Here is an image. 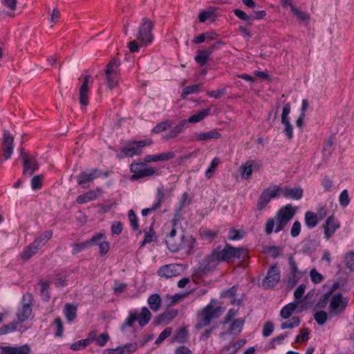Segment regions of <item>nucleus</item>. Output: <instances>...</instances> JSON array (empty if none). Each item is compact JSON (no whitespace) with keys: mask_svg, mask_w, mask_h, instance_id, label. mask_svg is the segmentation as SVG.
I'll return each mask as SVG.
<instances>
[{"mask_svg":"<svg viewBox=\"0 0 354 354\" xmlns=\"http://www.w3.org/2000/svg\"><path fill=\"white\" fill-rule=\"evenodd\" d=\"M297 212V207L288 204L281 207L274 218L267 220L265 224V233L270 235L273 232L278 233L282 231Z\"/></svg>","mask_w":354,"mask_h":354,"instance_id":"1","label":"nucleus"},{"mask_svg":"<svg viewBox=\"0 0 354 354\" xmlns=\"http://www.w3.org/2000/svg\"><path fill=\"white\" fill-rule=\"evenodd\" d=\"M153 26L150 20L147 18L142 19L138 31L134 33L136 39L130 41L128 44L130 52L137 53L141 47L147 46L152 42L153 39L151 33Z\"/></svg>","mask_w":354,"mask_h":354,"instance_id":"2","label":"nucleus"},{"mask_svg":"<svg viewBox=\"0 0 354 354\" xmlns=\"http://www.w3.org/2000/svg\"><path fill=\"white\" fill-rule=\"evenodd\" d=\"M212 301L213 300L197 313L196 323L194 326L196 329L200 330L207 326L213 319L218 317V313L221 308L219 307H214Z\"/></svg>","mask_w":354,"mask_h":354,"instance_id":"3","label":"nucleus"},{"mask_svg":"<svg viewBox=\"0 0 354 354\" xmlns=\"http://www.w3.org/2000/svg\"><path fill=\"white\" fill-rule=\"evenodd\" d=\"M220 258L223 261L231 262L236 259L245 261L249 258L248 250L242 248H234L226 244L224 248L219 250Z\"/></svg>","mask_w":354,"mask_h":354,"instance_id":"4","label":"nucleus"},{"mask_svg":"<svg viewBox=\"0 0 354 354\" xmlns=\"http://www.w3.org/2000/svg\"><path fill=\"white\" fill-rule=\"evenodd\" d=\"M153 144L151 138L143 140H130L127 142V146L122 148L121 153L125 157L132 158L135 156H141L142 154V148L149 147Z\"/></svg>","mask_w":354,"mask_h":354,"instance_id":"5","label":"nucleus"},{"mask_svg":"<svg viewBox=\"0 0 354 354\" xmlns=\"http://www.w3.org/2000/svg\"><path fill=\"white\" fill-rule=\"evenodd\" d=\"M120 62L116 59L111 60L105 71L107 86L110 89L116 87L120 79Z\"/></svg>","mask_w":354,"mask_h":354,"instance_id":"6","label":"nucleus"},{"mask_svg":"<svg viewBox=\"0 0 354 354\" xmlns=\"http://www.w3.org/2000/svg\"><path fill=\"white\" fill-rule=\"evenodd\" d=\"M130 171L133 174L131 176V180H136L144 177L153 176L156 170L153 167L148 166L146 163L133 161L130 165Z\"/></svg>","mask_w":354,"mask_h":354,"instance_id":"7","label":"nucleus"},{"mask_svg":"<svg viewBox=\"0 0 354 354\" xmlns=\"http://www.w3.org/2000/svg\"><path fill=\"white\" fill-rule=\"evenodd\" d=\"M281 187L274 185L272 187L265 189L260 195L257 204V208L259 210L263 209L270 203L272 198L280 196Z\"/></svg>","mask_w":354,"mask_h":354,"instance_id":"8","label":"nucleus"},{"mask_svg":"<svg viewBox=\"0 0 354 354\" xmlns=\"http://www.w3.org/2000/svg\"><path fill=\"white\" fill-rule=\"evenodd\" d=\"M102 176L108 177V172H102L97 169H91L82 171L77 176V183L80 185H82L87 183H91L95 178H100Z\"/></svg>","mask_w":354,"mask_h":354,"instance_id":"9","label":"nucleus"},{"mask_svg":"<svg viewBox=\"0 0 354 354\" xmlns=\"http://www.w3.org/2000/svg\"><path fill=\"white\" fill-rule=\"evenodd\" d=\"M347 304V299L344 298L342 294H335L332 296L330 301L329 310L330 315L341 314L345 310Z\"/></svg>","mask_w":354,"mask_h":354,"instance_id":"10","label":"nucleus"},{"mask_svg":"<svg viewBox=\"0 0 354 354\" xmlns=\"http://www.w3.org/2000/svg\"><path fill=\"white\" fill-rule=\"evenodd\" d=\"M280 270L277 266H271L263 279L262 286L266 289L275 286L280 280Z\"/></svg>","mask_w":354,"mask_h":354,"instance_id":"11","label":"nucleus"},{"mask_svg":"<svg viewBox=\"0 0 354 354\" xmlns=\"http://www.w3.org/2000/svg\"><path fill=\"white\" fill-rule=\"evenodd\" d=\"M93 83V77L90 75H85L79 88V100L82 105L87 106L89 103L88 93Z\"/></svg>","mask_w":354,"mask_h":354,"instance_id":"12","label":"nucleus"},{"mask_svg":"<svg viewBox=\"0 0 354 354\" xmlns=\"http://www.w3.org/2000/svg\"><path fill=\"white\" fill-rule=\"evenodd\" d=\"M183 270L181 264L171 263L161 266L158 270V275L167 279L178 276Z\"/></svg>","mask_w":354,"mask_h":354,"instance_id":"13","label":"nucleus"},{"mask_svg":"<svg viewBox=\"0 0 354 354\" xmlns=\"http://www.w3.org/2000/svg\"><path fill=\"white\" fill-rule=\"evenodd\" d=\"M13 137L8 131L5 130L3 131L2 156L0 157V164L11 157L13 152Z\"/></svg>","mask_w":354,"mask_h":354,"instance_id":"14","label":"nucleus"},{"mask_svg":"<svg viewBox=\"0 0 354 354\" xmlns=\"http://www.w3.org/2000/svg\"><path fill=\"white\" fill-rule=\"evenodd\" d=\"M262 167V163L259 160H248L240 167V172L243 179H249L253 171H257Z\"/></svg>","mask_w":354,"mask_h":354,"instance_id":"15","label":"nucleus"},{"mask_svg":"<svg viewBox=\"0 0 354 354\" xmlns=\"http://www.w3.org/2000/svg\"><path fill=\"white\" fill-rule=\"evenodd\" d=\"M288 264L290 276L288 281V285L292 288L298 283L299 280L306 274V272H301L299 270L293 256H290L288 258Z\"/></svg>","mask_w":354,"mask_h":354,"instance_id":"16","label":"nucleus"},{"mask_svg":"<svg viewBox=\"0 0 354 354\" xmlns=\"http://www.w3.org/2000/svg\"><path fill=\"white\" fill-rule=\"evenodd\" d=\"M322 227L324 229V238L328 240L340 227V223L333 215H331L326 219L322 225Z\"/></svg>","mask_w":354,"mask_h":354,"instance_id":"17","label":"nucleus"},{"mask_svg":"<svg viewBox=\"0 0 354 354\" xmlns=\"http://www.w3.org/2000/svg\"><path fill=\"white\" fill-rule=\"evenodd\" d=\"M20 156L24 162V174L31 176L38 169L37 162L34 157L26 154L23 149H20Z\"/></svg>","mask_w":354,"mask_h":354,"instance_id":"18","label":"nucleus"},{"mask_svg":"<svg viewBox=\"0 0 354 354\" xmlns=\"http://www.w3.org/2000/svg\"><path fill=\"white\" fill-rule=\"evenodd\" d=\"M223 44V43L222 41H218L212 44L207 49L197 50L196 55L194 57L195 62L202 66L206 65L207 62L213 51L215 49L218 48L220 45Z\"/></svg>","mask_w":354,"mask_h":354,"instance_id":"19","label":"nucleus"},{"mask_svg":"<svg viewBox=\"0 0 354 354\" xmlns=\"http://www.w3.org/2000/svg\"><path fill=\"white\" fill-rule=\"evenodd\" d=\"M28 300V303H24L21 308L18 310L17 317L19 322L26 321L32 313V295L26 294L23 297V301Z\"/></svg>","mask_w":354,"mask_h":354,"instance_id":"20","label":"nucleus"},{"mask_svg":"<svg viewBox=\"0 0 354 354\" xmlns=\"http://www.w3.org/2000/svg\"><path fill=\"white\" fill-rule=\"evenodd\" d=\"M179 251L183 250L187 254L194 252L196 248V241L192 236L182 235L178 240Z\"/></svg>","mask_w":354,"mask_h":354,"instance_id":"21","label":"nucleus"},{"mask_svg":"<svg viewBox=\"0 0 354 354\" xmlns=\"http://www.w3.org/2000/svg\"><path fill=\"white\" fill-rule=\"evenodd\" d=\"M176 225V221H173L171 223V229L169 233L167 235L165 242L167 243L169 250L173 252L179 251L178 240H176L175 236L176 235V230L175 225Z\"/></svg>","mask_w":354,"mask_h":354,"instance_id":"22","label":"nucleus"},{"mask_svg":"<svg viewBox=\"0 0 354 354\" xmlns=\"http://www.w3.org/2000/svg\"><path fill=\"white\" fill-rule=\"evenodd\" d=\"M221 261H223L220 258L219 250H214L209 255L207 256L204 260L205 263L204 270H212L218 265Z\"/></svg>","mask_w":354,"mask_h":354,"instance_id":"23","label":"nucleus"},{"mask_svg":"<svg viewBox=\"0 0 354 354\" xmlns=\"http://www.w3.org/2000/svg\"><path fill=\"white\" fill-rule=\"evenodd\" d=\"M101 189L100 188H97L95 190H90L78 196L76 198V202L79 204H84L94 201L98 198Z\"/></svg>","mask_w":354,"mask_h":354,"instance_id":"24","label":"nucleus"},{"mask_svg":"<svg viewBox=\"0 0 354 354\" xmlns=\"http://www.w3.org/2000/svg\"><path fill=\"white\" fill-rule=\"evenodd\" d=\"M30 347L27 344L20 346H3L1 348V354H29Z\"/></svg>","mask_w":354,"mask_h":354,"instance_id":"25","label":"nucleus"},{"mask_svg":"<svg viewBox=\"0 0 354 354\" xmlns=\"http://www.w3.org/2000/svg\"><path fill=\"white\" fill-rule=\"evenodd\" d=\"M283 194L286 198L294 200H299L303 196V189L299 187L288 188L281 187L280 195Z\"/></svg>","mask_w":354,"mask_h":354,"instance_id":"26","label":"nucleus"},{"mask_svg":"<svg viewBox=\"0 0 354 354\" xmlns=\"http://www.w3.org/2000/svg\"><path fill=\"white\" fill-rule=\"evenodd\" d=\"M186 123V120L180 121L178 124L174 127L167 133H166L163 136V138L166 140H169L177 138L181 133L184 131Z\"/></svg>","mask_w":354,"mask_h":354,"instance_id":"27","label":"nucleus"},{"mask_svg":"<svg viewBox=\"0 0 354 354\" xmlns=\"http://www.w3.org/2000/svg\"><path fill=\"white\" fill-rule=\"evenodd\" d=\"M41 248L35 240L29 245L25 247L21 254L22 259L28 260L35 255Z\"/></svg>","mask_w":354,"mask_h":354,"instance_id":"28","label":"nucleus"},{"mask_svg":"<svg viewBox=\"0 0 354 354\" xmlns=\"http://www.w3.org/2000/svg\"><path fill=\"white\" fill-rule=\"evenodd\" d=\"M178 315V310L176 309H172L169 310L165 311L162 314H160L158 317V323L162 324L164 323L165 324H168L170 323L177 315Z\"/></svg>","mask_w":354,"mask_h":354,"instance_id":"29","label":"nucleus"},{"mask_svg":"<svg viewBox=\"0 0 354 354\" xmlns=\"http://www.w3.org/2000/svg\"><path fill=\"white\" fill-rule=\"evenodd\" d=\"M221 134L216 130H212L207 132H201L196 133L195 136L196 140L198 141L216 140L220 138Z\"/></svg>","mask_w":354,"mask_h":354,"instance_id":"30","label":"nucleus"},{"mask_svg":"<svg viewBox=\"0 0 354 354\" xmlns=\"http://www.w3.org/2000/svg\"><path fill=\"white\" fill-rule=\"evenodd\" d=\"M151 313L147 307H143L140 313L137 312V320L139 325L142 327L146 326L151 320Z\"/></svg>","mask_w":354,"mask_h":354,"instance_id":"31","label":"nucleus"},{"mask_svg":"<svg viewBox=\"0 0 354 354\" xmlns=\"http://www.w3.org/2000/svg\"><path fill=\"white\" fill-rule=\"evenodd\" d=\"M318 215L315 212L308 211L304 215L305 225L309 229H313L316 227L319 223Z\"/></svg>","mask_w":354,"mask_h":354,"instance_id":"32","label":"nucleus"},{"mask_svg":"<svg viewBox=\"0 0 354 354\" xmlns=\"http://www.w3.org/2000/svg\"><path fill=\"white\" fill-rule=\"evenodd\" d=\"M211 108L202 109L196 113L191 115L187 122L189 123H197L204 120L207 115L210 114Z\"/></svg>","mask_w":354,"mask_h":354,"instance_id":"33","label":"nucleus"},{"mask_svg":"<svg viewBox=\"0 0 354 354\" xmlns=\"http://www.w3.org/2000/svg\"><path fill=\"white\" fill-rule=\"evenodd\" d=\"M161 298L158 294H152L150 295L147 299V303L149 306V308L153 311H158L161 306Z\"/></svg>","mask_w":354,"mask_h":354,"instance_id":"34","label":"nucleus"},{"mask_svg":"<svg viewBox=\"0 0 354 354\" xmlns=\"http://www.w3.org/2000/svg\"><path fill=\"white\" fill-rule=\"evenodd\" d=\"M297 306H298V304L294 301L286 305L281 310V312H280L281 317L283 319L289 318L292 315L293 312L296 310Z\"/></svg>","mask_w":354,"mask_h":354,"instance_id":"35","label":"nucleus"},{"mask_svg":"<svg viewBox=\"0 0 354 354\" xmlns=\"http://www.w3.org/2000/svg\"><path fill=\"white\" fill-rule=\"evenodd\" d=\"M174 122L171 120H165L158 123L151 130L153 133H159L172 127Z\"/></svg>","mask_w":354,"mask_h":354,"instance_id":"36","label":"nucleus"},{"mask_svg":"<svg viewBox=\"0 0 354 354\" xmlns=\"http://www.w3.org/2000/svg\"><path fill=\"white\" fill-rule=\"evenodd\" d=\"M245 320L243 319H235L230 325L228 333L233 335L239 334L243 328Z\"/></svg>","mask_w":354,"mask_h":354,"instance_id":"37","label":"nucleus"},{"mask_svg":"<svg viewBox=\"0 0 354 354\" xmlns=\"http://www.w3.org/2000/svg\"><path fill=\"white\" fill-rule=\"evenodd\" d=\"M64 315L68 322H72L77 315V307L70 304H66L64 308Z\"/></svg>","mask_w":354,"mask_h":354,"instance_id":"38","label":"nucleus"},{"mask_svg":"<svg viewBox=\"0 0 354 354\" xmlns=\"http://www.w3.org/2000/svg\"><path fill=\"white\" fill-rule=\"evenodd\" d=\"M202 84H196L186 86L183 88L181 93L182 98L185 99L188 95L198 93L201 91Z\"/></svg>","mask_w":354,"mask_h":354,"instance_id":"39","label":"nucleus"},{"mask_svg":"<svg viewBox=\"0 0 354 354\" xmlns=\"http://www.w3.org/2000/svg\"><path fill=\"white\" fill-rule=\"evenodd\" d=\"M39 285L41 286L40 296L41 299L45 301H48L50 297V294L48 291L50 282L40 281Z\"/></svg>","mask_w":354,"mask_h":354,"instance_id":"40","label":"nucleus"},{"mask_svg":"<svg viewBox=\"0 0 354 354\" xmlns=\"http://www.w3.org/2000/svg\"><path fill=\"white\" fill-rule=\"evenodd\" d=\"M221 163V160L218 157H215L212 160L209 167L205 171V177L207 179H209L212 177L213 174L215 171V169Z\"/></svg>","mask_w":354,"mask_h":354,"instance_id":"41","label":"nucleus"},{"mask_svg":"<svg viewBox=\"0 0 354 354\" xmlns=\"http://www.w3.org/2000/svg\"><path fill=\"white\" fill-rule=\"evenodd\" d=\"M289 6L290 8L291 12L295 16L297 17L298 19L304 21H308L309 20V16L296 8L292 3H289Z\"/></svg>","mask_w":354,"mask_h":354,"instance_id":"42","label":"nucleus"},{"mask_svg":"<svg viewBox=\"0 0 354 354\" xmlns=\"http://www.w3.org/2000/svg\"><path fill=\"white\" fill-rule=\"evenodd\" d=\"M188 331L185 328H180L174 335V340L178 343H184L187 341Z\"/></svg>","mask_w":354,"mask_h":354,"instance_id":"43","label":"nucleus"},{"mask_svg":"<svg viewBox=\"0 0 354 354\" xmlns=\"http://www.w3.org/2000/svg\"><path fill=\"white\" fill-rule=\"evenodd\" d=\"M52 235L53 232L51 230H46L35 241L37 242L39 246L41 248L51 239Z\"/></svg>","mask_w":354,"mask_h":354,"instance_id":"44","label":"nucleus"},{"mask_svg":"<svg viewBox=\"0 0 354 354\" xmlns=\"http://www.w3.org/2000/svg\"><path fill=\"white\" fill-rule=\"evenodd\" d=\"M137 320V311L131 310L129 313V315L125 319L124 323L121 326V329L123 330L126 327H131L134 322Z\"/></svg>","mask_w":354,"mask_h":354,"instance_id":"45","label":"nucleus"},{"mask_svg":"<svg viewBox=\"0 0 354 354\" xmlns=\"http://www.w3.org/2000/svg\"><path fill=\"white\" fill-rule=\"evenodd\" d=\"M245 235V232L242 230L231 229L228 232V239L231 241H237L243 239Z\"/></svg>","mask_w":354,"mask_h":354,"instance_id":"46","label":"nucleus"},{"mask_svg":"<svg viewBox=\"0 0 354 354\" xmlns=\"http://www.w3.org/2000/svg\"><path fill=\"white\" fill-rule=\"evenodd\" d=\"M234 14L239 19L245 21L248 25H252L253 24L254 19L252 17L248 15H247L245 12L239 9H235L233 10Z\"/></svg>","mask_w":354,"mask_h":354,"instance_id":"47","label":"nucleus"},{"mask_svg":"<svg viewBox=\"0 0 354 354\" xmlns=\"http://www.w3.org/2000/svg\"><path fill=\"white\" fill-rule=\"evenodd\" d=\"M121 354H131L136 351L138 345L136 343H128L119 346Z\"/></svg>","mask_w":354,"mask_h":354,"instance_id":"48","label":"nucleus"},{"mask_svg":"<svg viewBox=\"0 0 354 354\" xmlns=\"http://www.w3.org/2000/svg\"><path fill=\"white\" fill-rule=\"evenodd\" d=\"M300 324V319L297 317H293L291 319L283 322L281 325V329L294 328L298 326Z\"/></svg>","mask_w":354,"mask_h":354,"instance_id":"49","label":"nucleus"},{"mask_svg":"<svg viewBox=\"0 0 354 354\" xmlns=\"http://www.w3.org/2000/svg\"><path fill=\"white\" fill-rule=\"evenodd\" d=\"M306 290V286L304 284L299 285L294 292V302H296L298 305L301 303V299L303 297Z\"/></svg>","mask_w":354,"mask_h":354,"instance_id":"50","label":"nucleus"},{"mask_svg":"<svg viewBox=\"0 0 354 354\" xmlns=\"http://www.w3.org/2000/svg\"><path fill=\"white\" fill-rule=\"evenodd\" d=\"M128 217L129 219L130 225L134 230H139L138 219L133 209H130L128 212Z\"/></svg>","mask_w":354,"mask_h":354,"instance_id":"51","label":"nucleus"},{"mask_svg":"<svg viewBox=\"0 0 354 354\" xmlns=\"http://www.w3.org/2000/svg\"><path fill=\"white\" fill-rule=\"evenodd\" d=\"M17 322H11L8 324L2 326L0 328V335H6L14 332L17 329Z\"/></svg>","mask_w":354,"mask_h":354,"instance_id":"52","label":"nucleus"},{"mask_svg":"<svg viewBox=\"0 0 354 354\" xmlns=\"http://www.w3.org/2000/svg\"><path fill=\"white\" fill-rule=\"evenodd\" d=\"M328 316L327 313L324 310H319L314 315V319L319 325H323L326 323Z\"/></svg>","mask_w":354,"mask_h":354,"instance_id":"53","label":"nucleus"},{"mask_svg":"<svg viewBox=\"0 0 354 354\" xmlns=\"http://www.w3.org/2000/svg\"><path fill=\"white\" fill-rule=\"evenodd\" d=\"M171 333L172 328L171 327L166 328L160 333L158 337L156 339L155 343L156 344H161L166 338H167L171 335Z\"/></svg>","mask_w":354,"mask_h":354,"instance_id":"54","label":"nucleus"},{"mask_svg":"<svg viewBox=\"0 0 354 354\" xmlns=\"http://www.w3.org/2000/svg\"><path fill=\"white\" fill-rule=\"evenodd\" d=\"M237 288L236 286H232L226 291L222 293V297L231 299L230 302L232 304H235L234 296L236 293Z\"/></svg>","mask_w":354,"mask_h":354,"instance_id":"55","label":"nucleus"},{"mask_svg":"<svg viewBox=\"0 0 354 354\" xmlns=\"http://www.w3.org/2000/svg\"><path fill=\"white\" fill-rule=\"evenodd\" d=\"M91 245V242L86 241L83 243H75L73 245L72 253L77 254L88 248Z\"/></svg>","mask_w":354,"mask_h":354,"instance_id":"56","label":"nucleus"},{"mask_svg":"<svg viewBox=\"0 0 354 354\" xmlns=\"http://www.w3.org/2000/svg\"><path fill=\"white\" fill-rule=\"evenodd\" d=\"M309 339V332L307 328L301 330L300 333L295 338V343L306 342Z\"/></svg>","mask_w":354,"mask_h":354,"instance_id":"57","label":"nucleus"},{"mask_svg":"<svg viewBox=\"0 0 354 354\" xmlns=\"http://www.w3.org/2000/svg\"><path fill=\"white\" fill-rule=\"evenodd\" d=\"M106 236L104 233L99 232L93 235L90 240H87L88 242H91V245H98L100 242H102L104 239H106Z\"/></svg>","mask_w":354,"mask_h":354,"instance_id":"58","label":"nucleus"},{"mask_svg":"<svg viewBox=\"0 0 354 354\" xmlns=\"http://www.w3.org/2000/svg\"><path fill=\"white\" fill-rule=\"evenodd\" d=\"M339 202L340 205H342V207H346L349 204L350 199H349L348 192L347 189H344L341 192L339 197Z\"/></svg>","mask_w":354,"mask_h":354,"instance_id":"59","label":"nucleus"},{"mask_svg":"<svg viewBox=\"0 0 354 354\" xmlns=\"http://www.w3.org/2000/svg\"><path fill=\"white\" fill-rule=\"evenodd\" d=\"M346 266L351 271H354V252H348L345 257Z\"/></svg>","mask_w":354,"mask_h":354,"instance_id":"60","label":"nucleus"},{"mask_svg":"<svg viewBox=\"0 0 354 354\" xmlns=\"http://www.w3.org/2000/svg\"><path fill=\"white\" fill-rule=\"evenodd\" d=\"M109 249L110 244L106 239H104L99 243V252L101 256L106 255L108 253Z\"/></svg>","mask_w":354,"mask_h":354,"instance_id":"61","label":"nucleus"},{"mask_svg":"<svg viewBox=\"0 0 354 354\" xmlns=\"http://www.w3.org/2000/svg\"><path fill=\"white\" fill-rule=\"evenodd\" d=\"M87 346H88V341H85V339H81L72 344L70 348L73 351H80L85 348Z\"/></svg>","mask_w":354,"mask_h":354,"instance_id":"62","label":"nucleus"},{"mask_svg":"<svg viewBox=\"0 0 354 354\" xmlns=\"http://www.w3.org/2000/svg\"><path fill=\"white\" fill-rule=\"evenodd\" d=\"M301 223L299 221H296L293 223L290 230V235L292 237H297L301 232Z\"/></svg>","mask_w":354,"mask_h":354,"instance_id":"63","label":"nucleus"},{"mask_svg":"<svg viewBox=\"0 0 354 354\" xmlns=\"http://www.w3.org/2000/svg\"><path fill=\"white\" fill-rule=\"evenodd\" d=\"M310 277L314 283H319L323 280V276L315 269H313L310 272Z\"/></svg>","mask_w":354,"mask_h":354,"instance_id":"64","label":"nucleus"}]
</instances>
